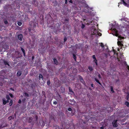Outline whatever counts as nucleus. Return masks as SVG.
<instances>
[{"label":"nucleus","mask_w":129,"mask_h":129,"mask_svg":"<svg viewBox=\"0 0 129 129\" xmlns=\"http://www.w3.org/2000/svg\"><path fill=\"white\" fill-rule=\"evenodd\" d=\"M112 31L114 33V34H113L114 35H115L116 37H118V40L117 44L120 47V49H121L122 48V47L123 46V45L122 43V42L121 41L120 42L119 40H121L122 39H124V37H121L119 36L118 33H120L116 29L114 28L113 29Z\"/></svg>","instance_id":"obj_1"},{"label":"nucleus","mask_w":129,"mask_h":129,"mask_svg":"<svg viewBox=\"0 0 129 129\" xmlns=\"http://www.w3.org/2000/svg\"><path fill=\"white\" fill-rule=\"evenodd\" d=\"M93 33L92 34L95 35L97 37L98 36H101L102 35L101 33L99 32V31H98L96 29H94L93 30Z\"/></svg>","instance_id":"obj_2"},{"label":"nucleus","mask_w":129,"mask_h":129,"mask_svg":"<svg viewBox=\"0 0 129 129\" xmlns=\"http://www.w3.org/2000/svg\"><path fill=\"white\" fill-rule=\"evenodd\" d=\"M117 120H114L112 122V124L113 126L115 127H117V125L116 123Z\"/></svg>","instance_id":"obj_3"},{"label":"nucleus","mask_w":129,"mask_h":129,"mask_svg":"<svg viewBox=\"0 0 129 129\" xmlns=\"http://www.w3.org/2000/svg\"><path fill=\"white\" fill-rule=\"evenodd\" d=\"M97 60L96 59H95V60H93V65L94 66H97L98 65L97 62Z\"/></svg>","instance_id":"obj_4"},{"label":"nucleus","mask_w":129,"mask_h":129,"mask_svg":"<svg viewBox=\"0 0 129 129\" xmlns=\"http://www.w3.org/2000/svg\"><path fill=\"white\" fill-rule=\"evenodd\" d=\"M22 38V34H20L18 36V38L20 40H21Z\"/></svg>","instance_id":"obj_5"},{"label":"nucleus","mask_w":129,"mask_h":129,"mask_svg":"<svg viewBox=\"0 0 129 129\" xmlns=\"http://www.w3.org/2000/svg\"><path fill=\"white\" fill-rule=\"evenodd\" d=\"M3 104L4 105H5L7 102H9V101L8 100H7V101H6L5 99H3Z\"/></svg>","instance_id":"obj_6"},{"label":"nucleus","mask_w":129,"mask_h":129,"mask_svg":"<svg viewBox=\"0 0 129 129\" xmlns=\"http://www.w3.org/2000/svg\"><path fill=\"white\" fill-rule=\"evenodd\" d=\"M121 1H122L123 4L125 6H128L127 4L125 2V1L126 2V0H121Z\"/></svg>","instance_id":"obj_7"},{"label":"nucleus","mask_w":129,"mask_h":129,"mask_svg":"<svg viewBox=\"0 0 129 129\" xmlns=\"http://www.w3.org/2000/svg\"><path fill=\"white\" fill-rule=\"evenodd\" d=\"M39 78L40 80H43V77L42 75L41 74H39Z\"/></svg>","instance_id":"obj_8"},{"label":"nucleus","mask_w":129,"mask_h":129,"mask_svg":"<svg viewBox=\"0 0 129 129\" xmlns=\"http://www.w3.org/2000/svg\"><path fill=\"white\" fill-rule=\"evenodd\" d=\"M85 8L86 9H87L88 10H91V8H89V7L88 6V5H85Z\"/></svg>","instance_id":"obj_9"},{"label":"nucleus","mask_w":129,"mask_h":129,"mask_svg":"<svg viewBox=\"0 0 129 129\" xmlns=\"http://www.w3.org/2000/svg\"><path fill=\"white\" fill-rule=\"evenodd\" d=\"M21 74V72L20 71H19L17 73V75L18 76H20Z\"/></svg>","instance_id":"obj_10"},{"label":"nucleus","mask_w":129,"mask_h":129,"mask_svg":"<svg viewBox=\"0 0 129 129\" xmlns=\"http://www.w3.org/2000/svg\"><path fill=\"white\" fill-rule=\"evenodd\" d=\"M69 92H70V93L71 94H72L73 93V92L72 91V89H71V88L70 87H69Z\"/></svg>","instance_id":"obj_11"},{"label":"nucleus","mask_w":129,"mask_h":129,"mask_svg":"<svg viewBox=\"0 0 129 129\" xmlns=\"http://www.w3.org/2000/svg\"><path fill=\"white\" fill-rule=\"evenodd\" d=\"M53 60L54 63L55 64H57V60L56 59H53Z\"/></svg>","instance_id":"obj_12"},{"label":"nucleus","mask_w":129,"mask_h":129,"mask_svg":"<svg viewBox=\"0 0 129 129\" xmlns=\"http://www.w3.org/2000/svg\"><path fill=\"white\" fill-rule=\"evenodd\" d=\"M88 69L90 71H91L93 70L92 68V67L90 66H89L88 67Z\"/></svg>","instance_id":"obj_13"},{"label":"nucleus","mask_w":129,"mask_h":129,"mask_svg":"<svg viewBox=\"0 0 129 129\" xmlns=\"http://www.w3.org/2000/svg\"><path fill=\"white\" fill-rule=\"evenodd\" d=\"M95 81L97 82H98V83H99V84H101V83H100V82H99V81L97 79H96V78H95Z\"/></svg>","instance_id":"obj_14"},{"label":"nucleus","mask_w":129,"mask_h":129,"mask_svg":"<svg viewBox=\"0 0 129 129\" xmlns=\"http://www.w3.org/2000/svg\"><path fill=\"white\" fill-rule=\"evenodd\" d=\"M17 24H18L19 26H20L22 24V23L20 22H18V23H17Z\"/></svg>","instance_id":"obj_15"},{"label":"nucleus","mask_w":129,"mask_h":129,"mask_svg":"<svg viewBox=\"0 0 129 129\" xmlns=\"http://www.w3.org/2000/svg\"><path fill=\"white\" fill-rule=\"evenodd\" d=\"M6 98L7 99H8L7 100L8 101V100L10 99L9 96L8 95H7L6 96Z\"/></svg>","instance_id":"obj_16"},{"label":"nucleus","mask_w":129,"mask_h":129,"mask_svg":"<svg viewBox=\"0 0 129 129\" xmlns=\"http://www.w3.org/2000/svg\"><path fill=\"white\" fill-rule=\"evenodd\" d=\"M21 50H22V51L24 55H25V53L24 52V50L23 48H21Z\"/></svg>","instance_id":"obj_17"},{"label":"nucleus","mask_w":129,"mask_h":129,"mask_svg":"<svg viewBox=\"0 0 129 129\" xmlns=\"http://www.w3.org/2000/svg\"><path fill=\"white\" fill-rule=\"evenodd\" d=\"M111 90L112 92H113L114 91H113V88L112 87H111Z\"/></svg>","instance_id":"obj_18"},{"label":"nucleus","mask_w":129,"mask_h":129,"mask_svg":"<svg viewBox=\"0 0 129 129\" xmlns=\"http://www.w3.org/2000/svg\"><path fill=\"white\" fill-rule=\"evenodd\" d=\"M92 58H93V60H95L96 59L95 57V56L94 55H93L92 56Z\"/></svg>","instance_id":"obj_19"},{"label":"nucleus","mask_w":129,"mask_h":129,"mask_svg":"<svg viewBox=\"0 0 129 129\" xmlns=\"http://www.w3.org/2000/svg\"><path fill=\"white\" fill-rule=\"evenodd\" d=\"M121 21H122L123 20V21H126V19L125 18H122V19H121Z\"/></svg>","instance_id":"obj_20"},{"label":"nucleus","mask_w":129,"mask_h":129,"mask_svg":"<svg viewBox=\"0 0 129 129\" xmlns=\"http://www.w3.org/2000/svg\"><path fill=\"white\" fill-rule=\"evenodd\" d=\"M12 100H11L10 101V106H11L12 105Z\"/></svg>","instance_id":"obj_21"},{"label":"nucleus","mask_w":129,"mask_h":129,"mask_svg":"<svg viewBox=\"0 0 129 129\" xmlns=\"http://www.w3.org/2000/svg\"><path fill=\"white\" fill-rule=\"evenodd\" d=\"M100 46L102 47H104V45H103V44L102 43H100Z\"/></svg>","instance_id":"obj_22"},{"label":"nucleus","mask_w":129,"mask_h":129,"mask_svg":"<svg viewBox=\"0 0 129 129\" xmlns=\"http://www.w3.org/2000/svg\"><path fill=\"white\" fill-rule=\"evenodd\" d=\"M125 104L127 106H128L129 105V103L127 102H126L125 103Z\"/></svg>","instance_id":"obj_23"},{"label":"nucleus","mask_w":129,"mask_h":129,"mask_svg":"<svg viewBox=\"0 0 129 129\" xmlns=\"http://www.w3.org/2000/svg\"><path fill=\"white\" fill-rule=\"evenodd\" d=\"M12 118V116H10L8 118V120H10Z\"/></svg>","instance_id":"obj_24"},{"label":"nucleus","mask_w":129,"mask_h":129,"mask_svg":"<svg viewBox=\"0 0 129 129\" xmlns=\"http://www.w3.org/2000/svg\"><path fill=\"white\" fill-rule=\"evenodd\" d=\"M73 58L75 59V60H76V56L74 54H73Z\"/></svg>","instance_id":"obj_25"},{"label":"nucleus","mask_w":129,"mask_h":129,"mask_svg":"<svg viewBox=\"0 0 129 129\" xmlns=\"http://www.w3.org/2000/svg\"><path fill=\"white\" fill-rule=\"evenodd\" d=\"M50 84V81H48L47 82V84L48 85H49Z\"/></svg>","instance_id":"obj_26"},{"label":"nucleus","mask_w":129,"mask_h":129,"mask_svg":"<svg viewBox=\"0 0 129 129\" xmlns=\"http://www.w3.org/2000/svg\"><path fill=\"white\" fill-rule=\"evenodd\" d=\"M9 95L11 97H13V95L11 93H10L9 94Z\"/></svg>","instance_id":"obj_27"},{"label":"nucleus","mask_w":129,"mask_h":129,"mask_svg":"<svg viewBox=\"0 0 129 129\" xmlns=\"http://www.w3.org/2000/svg\"><path fill=\"white\" fill-rule=\"evenodd\" d=\"M122 15H123L124 16L126 14H125V13L123 12L122 13Z\"/></svg>","instance_id":"obj_28"},{"label":"nucleus","mask_w":129,"mask_h":129,"mask_svg":"<svg viewBox=\"0 0 129 129\" xmlns=\"http://www.w3.org/2000/svg\"><path fill=\"white\" fill-rule=\"evenodd\" d=\"M80 80L81 81V82H83V80L82 79V78H80Z\"/></svg>","instance_id":"obj_29"},{"label":"nucleus","mask_w":129,"mask_h":129,"mask_svg":"<svg viewBox=\"0 0 129 129\" xmlns=\"http://www.w3.org/2000/svg\"><path fill=\"white\" fill-rule=\"evenodd\" d=\"M68 110L69 111H71L72 110V109L71 108H68Z\"/></svg>","instance_id":"obj_30"},{"label":"nucleus","mask_w":129,"mask_h":129,"mask_svg":"<svg viewBox=\"0 0 129 129\" xmlns=\"http://www.w3.org/2000/svg\"><path fill=\"white\" fill-rule=\"evenodd\" d=\"M129 97V95L128 94V95H127V96H126V98H127V100L128 99Z\"/></svg>","instance_id":"obj_31"},{"label":"nucleus","mask_w":129,"mask_h":129,"mask_svg":"<svg viewBox=\"0 0 129 129\" xmlns=\"http://www.w3.org/2000/svg\"><path fill=\"white\" fill-rule=\"evenodd\" d=\"M85 27V25L83 24H82V28H84Z\"/></svg>","instance_id":"obj_32"},{"label":"nucleus","mask_w":129,"mask_h":129,"mask_svg":"<svg viewBox=\"0 0 129 129\" xmlns=\"http://www.w3.org/2000/svg\"><path fill=\"white\" fill-rule=\"evenodd\" d=\"M5 24H7L8 23V21H5Z\"/></svg>","instance_id":"obj_33"},{"label":"nucleus","mask_w":129,"mask_h":129,"mask_svg":"<svg viewBox=\"0 0 129 129\" xmlns=\"http://www.w3.org/2000/svg\"><path fill=\"white\" fill-rule=\"evenodd\" d=\"M57 103V102L56 101H55V102H54V103H53V104L55 105Z\"/></svg>","instance_id":"obj_34"},{"label":"nucleus","mask_w":129,"mask_h":129,"mask_svg":"<svg viewBox=\"0 0 129 129\" xmlns=\"http://www.w3.org/2000/svg\"><path fill=\"white\" fill-rule=\"evenodd\" d=\"M98 77L99 78H101V76L99 74Z\"/></svg>","instance_id":"obj_35"},{"label":"nucleus","mask_w":129,"mask_h":129,"mask_svg":"<svg viewBox=\"0 0 129 129\" xmlns=\"http://www.w3.org/2000/svg\"><path fill=\"white\" fill-rule=\"evenodd\" d=\"M67 40V39L66 38H64V41H65Z\"/></svg>","instance_id":"obj_36"},{"label":"nucleus","mask_w":129,"mask_h":129,"mask_svg":"<svg viewBox=\"0 0 129 129\" xmlns=\"http://www.w3.org/2000/svg\"><path fill=\"white\" fill-rule=\"evenodd\" d=\"M65 3L66 4L67 3V0H65Z\"/></svg>","instance_id":"obj_37"},{"label":"nucleus","mask_w":129,"mask_h":129,"mask_svg":"<svg viewBox=\"0 0 129 129\" xmlns=\"http://www.w3.org/2000/svg\"><path fill=\"white\" fill-rule=\"evenodd\" d=\"M91 86L92 87H93V84H91Z\"/></svg>","instance_id":"obj_38"},{"label":"nucleus","mask_w":129,"mask_h":129,"mask_svg":"<svg viewBox=\"0 0 129 129\" xmlns=\"http://www.w3.org/2000/svg\"><path fill=\"white\" fill-rule=\"evenodd\" d=\"M85 11L86 12H89V11H88V10L87 11Z\"/></svg>","instance_id":"obj_39"},{"label":"nucleus","mask_w":129,"mask_h":129,"mask_svg":"<svg viewBox=\"0 0 129 129\" xmlns=\"http://www.w3.org/2000/svg\"><path fill=\"white\" fill-rule=\"evenodd\" d=\"M104 128L103 127H101V129H103Z\"/></svg>","instance_id":"obj_40"},{"label":"nucleus","mask_w":129,"mask_h":129,"mask_svg":"<svg viewBox=\"0 0 129 129\" xmlns=\"http://www.w3.org/2000/svg\"><path fill=\"white\" fill-rule=\"evenodd\" d=\"M25 95H27V96H28V94H27V93H25Z\"/></svg>","instance_id":"obj_41"},{"label":"nucleus","mask_w":129,"mask_h":129,"mask_svg":"<svg viewBox=\"0 0 129 129\" xmlns=\"http://www.w3.org/2000/svg\"><path fill=\"white\" fill-rule=\"evenodd\" d=\"M70 2V3H72V1L71 0L70 1V2Z\"/></svg>","instance_id":"obj_42"},{"label":"nucleus","mask_w":129,"mask_h":129,"mask_svg":"<svg viewBox=\"0 0 129 129\" xmlns=\"http://www.w3.org/2000/svg\"><path fill=\"white\" fill-rule=\"evenodd\" d=\"M127 67H128V70H129V66H127Z\"/></svg>","instance_id":"obj_43"},{"label":"nucleus","mask_w":129,"mask_h":129,"mask_svg":"<svg viewBox=\"0 0 129 129\" xmlns=\"http://www.w3.org/2000/svg\"><path fill=\"white\" fill-rule=\"evenodd\" d=\"M32 59H33L34 58V57L33 56L32 57Z\"/></svg>","instance_id":"obj_44"},{"label":"nucleus","mask_w":129,"mask_h":129,"mask_svg":"<svg viewBox=\"0 0 129 129\" xmlns=\"http://www.w3.org/2000/svg\"><path fill=\"white\" fill-rule=\"evenodd\" d=\"M5 65H6V64H8L7 63H5Z\"/></svg>","instance_id":"obj_45"},{"label":"nucleus","mask_w":129,"mask_h":129,"mask_svg":"<svg viewBox=\"0 0 129 129\" xmlns=\"http://www.w3.org/2000/svg\"><path fill=\"white\" fill-rule=\"evenodd\" d=\"M1 0H0V3L1 2Z\"/></svg>","instance_id":"obj_46"},{"label":"nucleus","mask_w":129,"mask_h":129,"mask_svg":"<svg viewBox=\"0 0 129 129\" xmlns=\"http://www.w3.org/2000/svg\"><path fill=\"white\" fill-rule=\"evenodd\" d=\"M72 104V103H71V104Z\"/></svg>","instance_id":"obj_47"},{"label":"nucleus","mask_w":129,"mask_h":129,"mask_svg":"<svg viewBox=\"0 0 129 129\" xmlns=\"http://www.w3.org/2000/svg\"><path fill=\"white\" fill-rule=\"evenodd\" d=\"M57 127H58V126H57Z\"/></svg>","instance_id":"obj_48"},{"label":"nucleus","mask_w":129,"mask_h":129,"mask_svg":"<svg viewBox=\"0 0 129 129\" xmlns=\"http://www.w3.org/2000/svg\"><path fill=\"white\" fill-rule=\"evenodd\" d=\"M56 129H57V128H56Z\"/></svg>","instance_id":"obj_49"}]
</instances>
